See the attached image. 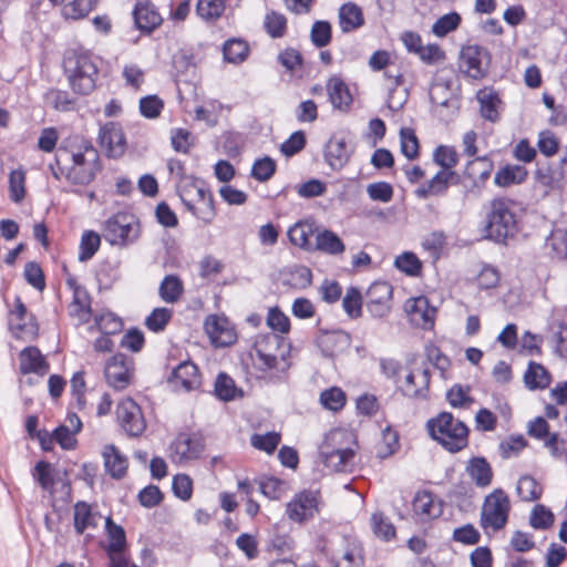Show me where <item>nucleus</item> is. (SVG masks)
I'll list each match as a JSON object with an SVG mask.
<instances>
[{
    "label": "nucleus",
    "mask_w": 567,
    "mask_h": 567,
    "mask_svg": "<svg viewBox=\"0 0 567 567\" xmlns=\"http://www.w3.org/2000/svg\"><path fill=\"white\" fill-rule=\"evenodd\" d=\"M332 25L328 20H316L310 30V41L317 49H322L331 43Z\"/></svg>",
    "instance_id": "79ce46f5"
},
{
    "label": "nucleus",
    "mask_w": 567,
    "mask_h": 567,
    "mask_svg": "<svg viewBox=\"0 0 567 567\" xmlns=\"http://www.w3.org/2000/svg\"><path fill=\"white\" fill-rule=\"evenodd\" d=\"M281 436L279 433L271 431L265 434H252L250 437L251 445L268 454H272L280 443Z\"/></svg>",
    "instance_id": "680f3d73"
},
{
    "label": "nucleus",
    "mask_w": 567,
    "mask_h": 567,
    "mask_svg": "<svg viewBox=\"0 0 567 567\" xmlns=\"http://www.w3.org/2000/svg\"><path fill=\"white\" fill-rule=\"evenodd\" d=\"M105 472L114 480L123 478L127 473L128 460L114 444H106L103 449Z\"/></svg>",
    "instance_id": "aec40b11"
},
{
    "label": "nucleus",
    "mask_w": 567,
    "mask_h": 567,
    "mask_svg": "<svg viewBox=\"0 0 567 567\" xmlns=\"http://www.w3.org/2000/svg\"><path fill=\"white\" fill-rule=\"evenodd\" d=\"M433 161L442 171H454L458 163V154L453 146L439 145L434 150Z\"/></svg>",
    "instance_id": "864d4df0"
},
{
    "label": "nucleus",
    "mask_w": 567,
    "mask_h": 567,
    "mask_svg": "<svg viewBox=\"0 0 567 567\" xmlns=\"http://www.w3.org/2000/svg\"><path fill=\"white\" fill-rule=\"evenodd\" d=\"M164 109V101L156 94H150L141 97L140 113L148 120L157 118Z\"/></svg>",
    "instance_id": "052dcab7"
},
{
    "label": "nucleus",
    "mask_w": 567,
    "mask_h": 567,
    "mask_svg": "<svg viewBox=\"0 0 567 567\" xmlns=\"http://www.w3.org/2000/svg\"><path fill=\"white\" fill-rule=\"evenodd\" d=\"M214 394L221 402H231L237 398H243L244 391L236 385L229 374L219 372L214 383Z\"/></svg>",
    "instance_id": "c756f323"
},
{
    "label": "nucleus",
    "mask_w": 567,
    "mask_h": 567,
    "mask_svg": "<svg viewBox=\"0 0 567 567\" xmlns=\"http://www.w3.org/2000/svg\"><path fill=\"white\" fill-rule=\"evenodd\" d=\"M320 492L303 489L296 494L286 506V514L295 523L312 519L319 512Z\"/></svg>",
    "instance_id": "0eeeda50"
},
{
    "label": "nucleus",
    "mask_w": 567,
    "mask_h": 567,
    "mask_svg": "<svg viewBox=\"0 0 567 567\" xmlns=\"http://www.w3.org/2000/svg\"><path fill=\"white\" fill-rule=\"evenodd\" d=\"M451 176H456V172L440 169L429 182L422 184L414 190L415 196L421 199H426L432 195H444L450 187Z\"/></svg>",
    "instance_id": "393cba45"
},
{
    "label": "nucleus",
    "mask_w": 567,
    "mask_h": 567,
    "mask_svg": "<svg viewBox=\"0 0 567 567\" xmlns=\"http://www.w3.org/2000/svg\"><path fill=\"white\" fill-rule=\"evenodd\" d=\"M371 525L374 535L384 540L390 542L395 537V526L384 516L382 512H375L371 516Z\"/></svg>",
    "instance_id": "de8ad7c7"
},
{
    "label": "nucleus",
    "mask_w": 567,
    "mask_h": 567,
    "mask_svg": "<svg viewBox=\"0 0 567 567\" xmlns=\"http://www.w3.org/2000/svg\"><path fill=\"white\" fill-rule=\"evenodd\" d=\"M320 403L324 409L338 412L346 405L347 395L342 389L338 386H331L320 393Z\"/></svg>",
    "instance_id": "49530a36"
},
{
    "label": "nucleus",
    "mask_w": 567,
    "mask_h": 567,
    "mask_svg": "<svg viewBox=\"0 0 567 567\" xmlns=\"http://www.w3.org/2000/svg\"><path fill=\"white\" fill-rule=\"evenodd\" d=\"M133 359L122 352L113 354L105 363L104 375L110 386L124 390L131 382Z\"/></svg>",
    "instance_id": "9d476101"
},
{
    "label": "nucleus",
    "mask_w": 567,
    "mask_h": 567,
    "mask_svg": "<svg viewBox=\"0 0 567 567\" xmlns=\"http://www.w3.org/2000/svg\"><path fill=\"white\" fill-rule=\"evenodd\" d=\"M528 177V171L519 164H505L494 176V184L497 187L507 188L513 185L523 184Z\"/></svg>",
    "instance_id": "cd10ccee"
},
{
    "label": "nucleus",
    "mask_w": 567,
    "mask_h": 567,
    "mask_svg": "<svg viewBox=\"0 0 567 567\" xmlns=\"http://www.w3.org/2000/svg\"><path fill=\"white\" fill-rule=\"evenodd\" d=\"M509 511V497L502 488H495L485 497L480 524L484 529L491 527L493 530L498 532L506 526Z\"/></svg>",
    "instance_id": "20e7f679"
},
{
    "label": "nucleus",
    "mask_w": 567,
    "mask_h": 567,
    "mask_svg": "<svg viewBox=\"0 0 567 567\" xmlns=\"http://www.w3.org/2000/svg\"><path fill=\"white\" fill-rule=\"evenodd\" d=\"M393 295V287L385 280H377L367 290V299L371 301L390 303Z\"/></svg>",
    "instance_id": "69168bd1"
},
{
    "label": "nucleus",
    "mask_w": 567,
    "mask_h": 567,
    "mask_svg": "<svg viewBox=\"0 0 567 567\" xmlns=\"http://www.w3.org/2000/svg\"><path fill=\"white\" fill-rule=\"evenodd\" d=\"M25 173L22 169H13L9 174V196L13 203H20L25 196Z\"/></svg>",
    "instance_id": "e2e57ef3"
},
{
    "label": "nucleus",
    "mask_w": 567,
    "mask_h": 567,
    "mask_svg": "<svg viewBox=\"0 0 567 567\" xmlns=\"http://www.w3.org/2000/svg\"><path fill=\"white\" fill-rule=\"evenodd\" d=\"M551 375L549 371L540 363L529 361L527 370L524 373V382L528 390H544L549 386Z\"/></svg>",
    "instance_id": "7c9ffc66"
},
{
    "label": "nucleus",
    "mask_w": 567,
    "mask_h": 567,
    "mask_svg": "<svg viewBox=\"0 0 567 567\" xmlns=\"http://www.w3.org/2000/svg\"><path fill=\"white\" fill-rule=\"evenodd\" d=\"M342 308L350 319H358L362 316V293L358 287L351 286L347 289L342 299Z\"/></svg>",
    "instance_id": "a18cd8bd"
},
{
    "label": "nucleus",
    "mask_w": 567,
    "mask_h": 567,
    "mask_svg": "<svg viewBox=\"0 0 567 567\" xmlns=\"http://www.w3.org/2000/svg\"><path fill=\"white\" fill-rule=\"evenodd\" d=\"M351 151L344 137L332 135L324 145L323 155L332 169H341L349 162Z\"/></svg>",
    "instance_id": "f3484780"
},
{
    "label": "nucleus",
    "mask_w": 567,
    "mask_h": 567,
    "mask_svg": "<svg viewBox=\"0 0 567 567\" xmlns=\"http://www.w3.org/2000/svg\"><path fill=\"white\" fill-rule=\"evenodd\" d=\"M316 230L317 227L313 223L298 220L289 227L287 237L291 245L299 247L305 251L311 252L313 251L315 245L311 244L310 237L315 234Z\"/></svg>",
    "instance_id": "a878e982"
},
{
    "label": "nucleus",
    "mask_w": 567,
    "mask_h": 567,
    "mask_svg": "<svg viewBox=\"0 0 567 567\" xmlns=\"http://www.w3.org/2000/svg\"><path fill=\"white\" fill-rule=\"evenodd\" d=\"M101 245V237L94 230H84L79 247V261L85 262L93 258Z\"/></svg>",
    "instance_id": "a19ab883"
},
{
    "label": "nucleus",
    "mask_w": 567,
    "mask_h": 567,
    "mask_svg": "<svg viewBox=\"0 0 567 567\" xmlns=\"http://www.w3.org/2000/svg\"><path fill=\"white\" fill-rule=\"evenodd\" d=\"M134 27L144 35H150L163 22L156 6L148 0L137 1L132 11Z\"/></svg>",
    "instance_id": "9b49d317"
},
{
    "label": "nucleus",
    "mask_w": 567,
    "mask_h": 567,
    "mask_svg": "<svg viewBox=\"0 0 567 567\" xmlns=\"http://www.w3.org/2000/svg\"><path fill=\"white\" fill-rule=\"evenodd\" d=\"M45 99L50 100L52 107L59 112L74 111L78 102L76 97L61 89H50L45 93Z\"/></svg>",
    "instance_id": "37998d69"
},
{
    "label": "nucleus",
    "mask_w": 567,
    "mask_h": 567,
    "mask_svg": "<svg viewBox=\"0 0 567 567\" xmlns=\"http://www.w3.org/2000/svg\"><path fill=\"white\" fill-rule=\"evenodd\" d=\"M492 64V53L480 44L464 45L460 52V66L465 68L464 72L474 80H482L487 76Z\"/></svg>",
    "instance_id": "39448f33"
},
{
    "label": "nucleus",
    "mask_w": 567,
    "mask_h": 567,
    "mask_svg": "<svg viewBox=\"0 0 567 567\" xmlns=\"http://www.w3.org/2000/svg\"><path fill=\"white\" fill-rule=\"evenodd\" d=\"M350 342V333L341 329H320V334L315 339V344L319 348L321 354L326 358H332L336 351H341L344 348H348Z\"/></svg>",
    "instance_id": "ddd939ff"
},
{
    "label": "nucleus",
    "mask_w": 567,
    "mask_h": 567,
    "mask_svg": "<svg viewBox=\"0 0 567 567\" xmlns=\"http://www.w3.org/2000/svg\"><path fill=\"white\" fill-rule=\"evenodd\" d=\"M116 416L121 427L130 437L141 436L146 422L141 406L131 398L122 400L116 406Z\"/></svg>",
    "instance_id": "6e6552de"
},
{
    "label": "nucleus",
    "mask_w": 567,
    "mask_h": 567,
    "mask_svg": "<svg viewBox=\"0 0 567 567\" xmlns=\"http://www.w3.org/2000/svg\"><path fill=\"white\" fill-rule=\"evenodd\" d=\"M73 526L78 535H82L89 527L96 526L92 508L84 501H79L74 505Z\"/></svg>",
    "instance_id": "c9c22d12"
},
{
    "label": "nucleus",
    "mask_w": 567,
    "mask_h": 567,
    "mask_svg": "<svg viewBox=\"0 0 567 567\" xmlns=\"http://www.w3.org/2000/svg\"><path fill=\"white\" fill-rule=\"evenodd\" d=\"M465 471L475 486L485 488L492 484L494 472L485 456L471 457L466 464Z\"/></svg>",
    "instance_id": "4be33fe9"
},
{
    "label": "nucleus",
    "mask_w": 567,
    "mask_h": 567,
    "mask_svg": "<svg viewBox=\"0 0 567 567\" xmlns=\"http://www.w3.org/2000/svg\"><path fill=\"white\" fill-rule=\"evenodd\" d=\"M97 143L109 158H120L126 151V137L117 122H106L100 125Z\"/></svg>",
    "instance_id": "1a4fd4ad"
},
{
    "label": "nucleus",
    "mask_w": 567,
    "mask_h": 567,
    "mask_svg": "<svg viewBox=\"0 0 567 567\" xmlns=\"http://www.w3.org/2000/svg\"><path fill=\"white\" fill-rule=\"evenodd\" d=\"M105 237L112 245H127L138 237V221L134 215L118 212L105 221Z\"/></svg>",
    "instance_id": "423d86ee"
},
{
    "label": "nucleus",
    "mask_w": 567,
    "mask_h": 567,
    "mask_svg": "<svg viewBox=\"0 0 567 567\" xmlns=\"http://www.w3.org/2000/svg\"><path fill=\"white\" fill-rule=\"evenodd\" d=\"M173 318V310L166 307H157L145 318V327L154 332H163Z\"/></svg>",
    "instance_id": "ea45409f"
},
{
    "label": "nucleus",
    "mask_w": 567,
    "mask_h": 567,
    "mask_svg": "<svg viewBox=\"0 0 567 567\" xmlns=\"http://www.w3.org/2000/svg\"><path fill=\"white\" fill-rule=\"evenodd\" d=\"M264 27L272 39L282 38L287 31V18L282 13L270 11L265 17Z\"/></svg>",
    "instance_id": "5fc2aeb1"
},
{
    "label": "nucleus",
    "mask_w": 567,
    "mask_h": 567,
    "mask_svg": "<svg viewBox=\"0 0 567 567\" xmlns=\"http://www.w3.org/2000/svg\"><path fill=\"white\" fill-rule=\"evenodd\" d=\"M167 382L176 386L181 385L187 392L195 390L200 384L198 367L190 360H185L172 369Z\"/></svg>",
    "instance_id": "4468645a"
},
{
    "label": "nucleus",
    "mask_w": 567,
    "mask_h": 567,
    "mask_svg": "<svg viewBox=\"0 0 567 567\" xmlns=\"http://www.w3.org/2000/svg\"><path fill=\"white\" fill-rule=\"evenodd\" d=\"M276 161L272 157L265 155L254 161L250 169V176L259 183H265L276 174Z\"/></svg>",
    "instance_id": "58836bf2"
},
{
    "label": "nucleus",
    "mask_w": 567,
    "mask_h": 567,
    "mask_svg": "<svg viewBox=\"0 0 567 567\" xmlns=\"http://www.w3.org/2000/svg\"><path fill=\"white\" fill-rule=\"evenodd\" d=\"M307 145L305 131L298 130L289 135L280 145V152L286 157H292L300 153Z\"/></svg>",
    "instance_id": "6e6d98bb"
},
{
    "label": "nucleus",
    "mask_w": 567,
    "mask_h": 567,
    "mask_svg": "<svg viewBox=\"0 0 567 567\" xmlns=\"http://www.w3.org/2000/svg\"><path fill=\"white\" fill-rule=\"evenodd\" d=\"M16 306L14 310L10 313L16 317L18 320L17 323H13V321L9 320V330L11 331L12 336L16 339L22 338L24 334L29 336H37L39 331V324L37 322V319L33 315L30 316V320L25 322V317L28 313L27 306L23 303L22 299L17 296L14 299Z\"/></svg>",
    "instance_id": "2eb2a0df"
},
{
    "label": "nucleus",
    "mask_w": 567,
    "mask_h": 567,
    "mask_svg": "<svg viewBox=\"0 0 567 567\" xmlns=\"http://www.w3.org/2000/svg\"><path fill=\"white\" fill-rule=\"evenodd\" d=\"M338 22L342 33L353 32L365 23L362 8L355 2L348 1L339 8Z\"/></svg>",
    "instance_id": "6ab92c4d"
},
{
    "label": "nucleus",
    "mask_w": 567,
    "mask_h": 567,
    "mask_svg": "<svg viewBox=\"0 0 567 567\" xmlns=\"http://www.w3.org/2000/svg\"><path fill=\"white\" fill-rule=\"evenodd\" d=\"M95 323L102 334L105 336L120 333L124 326L122 319L112 311L101 313L95 318Z\"/></svg>",
    "instance_id": "4d7b16f0"
},
{
    "label": "nucleus",
    "mask_w": 567,
    "mask_h": 567,
    "mask_svg": "<svg viewBox=\"0 0 567 567\" xmlns=\"http://www.w3.org/2000/svg\"><path fill=\"white\" fill-rule=\"evenodd\" d=\"M49 370V363L39 348L34 346L25 347L20 352V371L23 374L35 373L44 375Z\"/></svg>",
    "instance_id": "b1692460"
},
{
    "label": "nucleus",
    "mask_w": 567,
    "mask_h": 567,
    "mask_svg": "<svg viewBox=\"0 0 567 567\" xmlns=\"http://www.w3.org/2000/svg\"><path fill=\"white\" fill-rule=\"evenodd\" d=\"M224 61L231 64L244 62L249 54L248 43L240 38L226 40L221 48Z\"/></svg>",
    "instance_id": "473e14b6"
},
{
    "label": "nucleus",
    "mask_w": 567,
    "mask_h": 567,
    "mask_svg": "<svg viewBox=\"0 0 567 567\" xmlns=\"http://www.w3.org/2000/svg\"><path fill=\"white\" fill-rule=\"evenodd\" d=\"M481 537L482 536L478 529L471 523L456 527L452 534V540L461 543L466 546H473L478 544Z\"/></svg>",
    "instance_id": "338daca9"
},
{
    "label": "nucleus",
    "mask_w": 567,
    "mask_h": 567,
    "mask_svg": "<svg viewBox=\"0 0 567 567\" xmlns=\"http://www.w3.org/2000/svg\"><path fill=\"white\" fill-rule=\"evenodd\" d=\"M394 267L410 277H416L422 271V262L412 251H404L394 260Z\"/></svg>",
    "instance_id": "8fccbe9b"
},
{
    "label": "nucleus",
    "mask_w": 567,
    "mask_h": 567,
    "mask_svg": "<svg viewBox=\"0 0 567 567\" xmlns=\"http://www.w3.org/2000/svg\"><path fill=\"white\" fill-rule=\"evenodd\" d=\"M514 200L507 197H496L489 202L485 217L483 238L497 245H507L509 239L520 230L519 220L512 209Z\"/></svg>",
    "instance_id": "f03ea898"
},
{
    "label": "nucleus",
    "mask_w": 567,
    "mask_h": 567,
    "mask_svg": "<svg viewBox=\"0 0 567 567\" xmlns=\"http://www.w3.org/2000/svg\"><path fill=\"white\" fill-rule=\"evenodd\" d=\"M289 279L286 284L291 287L305 289L312 282V271L305 265H296L289 269Z\"/></svg>",
    "instance_id": "0e129e2a"
},
{
    "label": "nucleus",
    "mask_w": 567,
    "mask_h": 567,
    "mask_svg": "<svg viewBox=\"0 0 567 567\" xmlns=\"http://www.w3.org/2000/svg\"><path fill=\"white\" fill-rule=\"evenodd\" d=\"M327 92L329 96L330 103L334 109L340 111H349L352 103L353 97L349 90V86L346 84L343 79L339 75H332L327 81Z\"/></svg>",
    "instance_id": "a211bd4d"
},
{
    "label": "nucleus",
    "mask_w": 567,
    "mask_h": 567,
    "mask_svg": "<svg viewBox=\"0 0 567 567\" xmlns=\"http://www.w3.org/2000/svg\"><path fill=\"white\" fill-rule=\"evenodd\" d=\"M405 311L413 321L420 318L422 321L421 326L423 329L427 330L433 328L437 309L436 307L430 303L427 297L419 296L409 299L405 303Z\"/></svg>",
    "instance_id": "dca6fc26"
},
{
    "label": "nucleus",
    "mask_w": 567,
    "mask_h": 567,
    "mask_svg": "<svg viewBox=\"0 0 567 567\" xmlns=\"http://www.w3.org/2000/svg\"><path fill=\"white\" fill-rule=\"evenodd\" d=\"M280 341L281 338L274 333L264 336L256 341L254 349L258 361L255 362L254 364L259 371L266 372L277 367V355L272 353H267L264 348V343L275 344L276 347H279Z\"/></svg>",
    "instance_id": "bb28decb"
},
{
    "label": "nucleus",
    "mask_w": 567,
    "mask_h": 567,
    "mask_svg": "<svg viewBox=\"0 0 567 567\" xmlns=\"http://www.w3.org/2000/svg\"><path fill=\"white\" fill-rule=\"evenodd\" d=\"M517 493L525 502L538 501L542 497L543 488L532 475L525 474L519 477Z\"/></svg>",
    "instance_id": "c03bdc74"
},
{
    "label": "nucleus",
    "mask_w": 567,
    "mask_h": 567,
    "mask_svg": "<svg viewBox=\"0 0 567 567\" xmlns=\"http://www.w3.org/2000/svg\"><path fill=\"white\" fill-rule=\"evenodd\" d=\"M120 277V261L117 260L105 259L96 267L95 278L100 289H111Z\"/></svg>",
    "instance_id": "72a5a7b5"
},
{
    "label": "nucleus",
    "mask_w": 567,
    "mask_h": 567,
    "mask_svg": "<svg viewBox=\"0 0 567 567\" xmlns=\"http://www.w3.org/2000/svg\"><path fill=\"white\" fill-rule=\"evenodd\" d=\"M105 532L109 544L105 551H123L127 546L126 533L123 526L116 524L111 516L105 518Z\"/></svg>",
    "instance_id": "f704fd0d"
},
{
    "label": "nucleus",
    "mask_w": 567,
    "mask_h": 567,
    "mask_svg": "<svg viewBox=\"0 0 567 567\" xmlns=\"http://www.w3.org/2000/svg\"><path fill=\"white\" fill-rule=\"evenodd\" d=\"M435 502L436 495L434 493L425 489L416 492L412 501L414 514L427 519L440 517L443 512V502L441 499L437 501V504Z\"/></svg>",
    "instance_id": "412c9836"
},
{
    "label": "nucleus",
    "mask_w": 567,
    "mask_h": 567,
    "mask_svg": "<svg viewBox=\"0 0 567 567\" xmlns=\"http://www.w3.org/2000/svg\"><path fill=\"white\" fill-rule=\"evenodd\" d=\"M555 522L554 513L543 504H536L532 509L529 525L534 529L546 530L553 526Z\"/></svg>",
    "instance_id": "603ef678"
},
{
    "label": "nucleus",
    "mask_w": 567,
    "mask_h": 567,
    "mask_svg": "<svg viewBox=\"0 0 567 567\" xmlns=\"http://www.w3.org/2000/svg\"><path fill=\"white\" fill-rule=\"evenodd\" d=\"M476 99L480 102L481 116L486 121L496 123L499 120L498 107L502 104L498 93L494 90L486 92V89H481L476 93Z\"/></svg>",
    "instance_id": "c85d7f7f"
},
{
    "label": "nucleus",
    "mask_w": 567,
    "mask_h": 567,
    "mask_svg": "<svg viewBox=\"0 0 567 567\" xmlns=\"http://www.w3.org/2000/svg\"><path fill=\"white\" fill-rule=\"evenodd\" d=\"M172 492L181 501H189L193 495V480L189 475L178 473L173 476Z\"/></svg>",
    "instance_id": "774afa93"
},
{
    "label": "nucleus",
    "mask_w": 567,
    "mask_h": 567,
    "mask_svg": "<svg viewBox=\"0 0 567 567\" xmlns=\"http://www.w3.org/2000/svg\"><path fill=\"white\" fill-rule=\"evenodd\" d=\"M95 6L96 0H73L63 8V16L72 20L83 19Z\"/></svg>",
    "instance_id": "13d9d810"
},
{
    "label": "nucleus",
    "mask_w": 567,
    "mask_h": 567,
    "mask_svg": "<svg viewBox=\"0 0 567 567\" xmlns=\"http://www.w3.org/2000/svg\"><path fill=\"white\" fill-rule=\"evenodd\" d=\"M323 463L327 466H333L336 471H346L348 463L354 457V452L350 447L334 449L329 453H321Z\"/></svg>",
    "instance_id": "09e8293b"
},
{
    "label": "nucleus",
    "mask_w": 567,
    "mask_h": 567,
    "mask_svg": "<svg viewBox=\"0 0 567 567\" xmlns=\"http://www.w3.org/2000/svg\"><path fill=\"white\" fill-rule=\"evenodd\" d=\"M429 436L450 453H458L468 445L470 429L451 412L442 411L426 422Z\"/></svg>",
    "instance_id": "7ed1b4c3"
},
{
    "label": "nucleus",
    "mask_w": 567,
    "mask_h": 567,
    "mask_svg": "<svg viewBox=\"0 0 567 567\" xmlns=\"http://www.w3.org/2000/svg\"><path fill=\"white\" fill-rule=\"evenodd\" d=\"M158 291L162 300L174 303L184 291L183 281L177 275H166L159 285Z\"/></svg>",
    "instance_id": "e433bc0d"
},
{
    "label": "nucleus",
    "mask_w": 567,
    "mask_h": 567,
    "mask_svg": "<svg viewBox=\"0 0 567 567\" xmlns=\"http://www.w3.org/2000/svg\"><path fill=\"white\" fill-rule=\"evenodd\" d=\"M400 151L409 161H414L420 156V142L415 131L411 127H401L400 130Z\"/></svg>",
    "instance_id": "4c0bfd02"
},
{
    "label": "nucleus",
    "mask_w": 567,
    "mask_h": 567,
    "mask_svg": "<svg viewBox=\"0 0 567 567\" xmlns=\"http://www.w3.org/2000/svg\"><path fill=\"white\" fill-rule=\"evenodd\" d=\"M462 22L461 14L456 11H451L449 13L440 17L432 25V32L439 37L443 38L447 35L450 32L455 31Z\"/></svg>",
    "instance_id": "3c124183"
},
{
    "label": "nucleus",
    "mask_w": 567,
    "mask_h": 567,
    "mask_svg": "<svg viewBox=\"0 0 567 567\" xmlns=\"http://www.w3.org/2000/svg\"><path fill=\"white\" fill-rule=\"evenodd\" d=\"M321 251L329 255H340L346 250V245L340 236L331 229L318 231L313 251Z\"/></svg>",
    "instance_id": "2f4dec72"
},
{
    "label": "nucleus",
    "mask_w": 567,
    "mask_h": 567,
    "mask_svg": "<svg viewBox=\"0 0 567 567\" xmlns=\"http://www.w3.org/2000/svg\"><path fill=\"white\" fill-rule=\"evenodd\" d=\"M225 11V0H197L196 12L205 20H216Z\"/></svg>",
    "instance_id": "bf43d9fd"
},
{
    "label": "nucleus",
    "mask_w": 567,
    "mask_h": 567,
    "mask_svg": "<svg viewBox=\"0 0 567 567\" xmlns=\"http://www.w3.org/2000/svg\"><path fill=\"white\" fill-rule=\"evenodd\" d=\"M100 58L90 50L79 47L63 56L62 69L73 94L87 96L96 89Z\"/></svg>",
    "instance_id": "f257e3e1"
},
{
    "label": "nucleus",
    "mask_w": 567,
    "mask_h": 567,
    "mask_svg": "<svg viewBox=\"0 0 567 567\" xmlns=\"http://www.w3.org/2000/svg\"><path fill=\"white\" fill-rule=\"evenodd\" d=\"M172 449L181 461L198 460L205 451V439L200 432L179 433Z\"/></svg>",
    "instance_id": "f8f14e48"
},
{
    "label": "nucleus",
    "mask_w": 567,
    "mask_h": 567,
    "mask_svg": "<svg viewBox=\"0 0 567 567\" xmlns=\"http://www.w3.org/2000/svg\"><path fill=\"white\" fill-rule=\"evenodd\" d=\"M103 169L100 155L90 158L89 165L69 167L65 173V178L73 185L86 186L91 184L96 175Z\"/></svg>",
    "instance_id": "5701e85b"
}]
</instances>
